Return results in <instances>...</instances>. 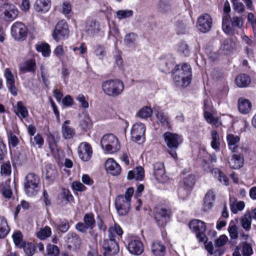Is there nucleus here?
Wrapping results in <instances>:
<instances>
[{
    "instance_id": "9b49d317",
    "label": "nucleus",
    "mask_w": 256,
    "mask_h": 256,
    "mask_svg": "<svg viewBox=\"0 0 256 256\" xmlns=\"http://www.w3.org/2000/svg\"><path fill=\"white\" fill-rule=\"evenodd\" d=\"M212 24V19L210 16L207 14H202L198 16L196 22V26L198 30L204 33L210 30Z\"/></svg>"
},
{
    "instance_id": "6e6552de",
    "label": "nucleus",
    "mask_w": 256,
    "mask_h": 256,
    "mask_svg": "<svg viewBox=\"0 0 256 256\" xmlns=\"http://www.w3.org/2000/svg\"><path fill=\"white\" fill-rule=\"evenodd\" d=\"M189 227L196 233L199 242H205L206 241V236L204 234L206 226L204 222L198 220H194L190 222Z\"/></svg>"
},
{
    "instance_id": "a19ab883",
    "label": "nucleus",
    "mask_w": 256,
    "mask_h": 256,
    "mask_svg": "<svg viewBox=\"0 0 256 256\" xmlns=\"http://www.w3.org/2000/svg\"><path fill=\"white\" fill-rule=\"evenodd\" d=\"M36 49L38 52L42 53L44 56H48L50 50V46L46 43H42L36 46Z\"/></svg>"
},
{
    "instance_id": "2eb2a0df",
    "label": "nucleus",
    "mask_w": 256,
    "mask_h": 256,
    "mask_svg": "<svg viewBox=\"0 0 256 256\" xmlns=\"http://www.w3.org/2000/svg\"><path fill=\"white\" fill-rule=\"evenodd\" d=\"M11 34L15 40H23L26 37L27 28L22 23L16 22L12 26Z\"/></svg>"
},
{
    "instance_id": "dca6fc26",
    "label": "nucleus",
    "mask_w": 256,
    "mask_h": 256,
    "mask_svg": "<svg viewBox=\"0 0 256 256\" xmlns=\"http://www.w3.org/2000/svg\"><path fill=\"white\" fill-rule=\"evenodd\" d=\"M128 249L131 254L140 255L144 251V246L139 238H130L128 242Z\"/></svg>"
},
{
    "instance_id": "f704fd0d",
    "label": "nucleus",
    "mask_w": 256,
    "mask_h": 256,
    "mask_svg": "<svg viewBox=\"0 0 256 256\" xmlns=\"http://www.w3.org/2000/svg\"><path fill=\"white\" fill-rule=\"evenodd\" d=\"M236 47L235 42L230 38L224 40L220 48L226 54H228Z\"/></svg>"
},
{
    "instance_id": "37998d69",
    "label": "nucleus",
    "mask_w": 256,
    "mask_h": 256,
    "mask_svg": "<svg viewBox=\"0 0 256 256\" xmlns=\"http://www.w3.org/2000/svg\"><path fill=\"white\" fill-rule=\"evenodd\" d=\"M152 113V110L150 107L145 106L140 108L137 114V116L142 118H146L150 117Z\"/></svg>"
},
{
    "instance_id": "bb28decb",
    "label": "nucleus",
    "mask_w": 256,
    "mask_h": 256,
    "mask_svg": "<svg viewBox=\"0 0 256 256\" xmlns=\"http://www.w3.org/2000/svg\"><path fill=\"white\" fill-rule=\"evenodd\" d=\"M14 112L20 118H24L28 115V110L22 102L19 101L16 106H14Z\"/></svg>"
},
{
    "instance_id": "0e129e2a",
    "label": "nucleus",
    "mask_w": 256,
    "mask_h": 256,
    "mask_svg": "<svg viewBox=\"0 0 256 256\" xmlns=\"http://www.w3.org/2000/svg\"><path fill=\"white\" fill-rule=\"evenodd\" d=\"M24 252L28 256H32L35 252L34 246L33 244L28 243L26 245L25 244Z\"/></svg>"
},
{
    "instance_id": "052dcab7",
    "label": "nucleus",
    "mask_w": 256,
    "mask_h": 256,
    "mask_svg": "<svg viewBox=\"0 0 256 256\" xmlns=\"http://www.w3.org/2000/svg\"><path fill=\"white\" fill-rule=\"evenodd\" d=\"M76 100L80 104V106L84 108H88L89 106L88 102L86 100L82 94H79L76 96Z\"/></svg>"
},
{
    "instance_id": "412c9836",
    "label": "nucleus",
    "mask_w": 256,
    "mask_h": 256,
    "mask_svg": "<svg viewBox=\"0 0 256 256\" xmlns=\"http://www.w3.org/2000/svg\"><path fill=\"white\" fill-rule=\"evenodd\" d=\"M36 68L34 60L30 59L24 61L19 65V70L23 73L26 72H34Z\"/></svg>"
},
{
    "instance_id": "0eeeda50",
    "label": "nucleus",
    "mask_w": 256,
    "mask_h": 256,
    "mask_svg": "<svg viewBox=\"0 0 256 256\" xmlns=\"http://www.w3.org/2000/svg\"><path fill=\"white\" fill-rule=\"evenodd\" d=\"M111 232V230H108V238L104 239L102 243L104 256L116 254L120 250L118 244L116 240L115 236H112Z\"/></svg>"
},
{
    "instance_id": "338daca9",
    "label": "nucleus",
    "mask_w": 256,
    "mask_h": 256,
    "mask_svg": "<svg viewBox=\"0 0 256 256\" xmlns=\"http://www.w3.org/2000/svg\"><path fill=\"white\" fill-rule=\"evenodd\" d=\"M91 125V121L89 116H86L80 122V126L82 128L86 130Z\"/></svg>"
},
{
    "instance_id": "bf43d9fd",
    "label": "nucleus",
    "mask_w": 256,
    "mask_h": 256,
    "mask_svg": "<svg viewBox=\"0 0 256 256\" xmlns=\"http://www.w3.org/2000/svg\"><path fill=\"white\" fill-rule=\"evenodd\" d=\"M0 172L2 174L9 176L11 174V166L10 162L4 164L1 166Z\"/></svg>"
},
{
    "instance_id": "ddd939ff",
    "label": "nucleus",
    "mask_w": 256,
    "mask_h": 256,
    "mask_svg": "<svg viewBox=\"0 0 256 256\" xmlns=\"http://www.w3.org/2000/svg\"><path fill=\"white\" fill-rule=\"evenodd\" d=\"M146 127L144 124L138 122L134 124L131 130L132 140L136 142H142L144 141Z\"/></svg>"
},
{
    "instance_id": "6e6d98bb",
    "label": "nucleus",
    "mask_w": 256,
    "mask_h": 256,
    "mask_svg": "<svg viewBox=\"0 0 256 256\" xmlns=\"http://www.w3.org/2000/svg\"><path fill=\"white\" fill-rule=\"evenodd\" d=\"M94 54L97 56L102 60L106 54L104 48L100 45H97L95 47Z\"/></svg>"
},
{
    "instance_id": "ea45409f",
    "label": "nucleus",
    "mask_w": 256,
    "mask_h": 256,
    "mask_svg": "<svg viewBox=\"0 0 256 256\" xmlns=\"http://www.w3.org/2000/svg\"><path fill=\"white\" fill-rule=\"evenodd\" d=\"M86 30L88 34H94L99 30V24L94 21H89L86 25Z\"/></svg>"
},
{
    "instance_id": "cd10ccee",
    "label": "nucleus",
    "mask_w": 256,
    "mask_h": 256,
    "mask_svg": "<svg viewBox=\"0 0 256 256\" xmlns=\"http://www.w3.org/2000/svg\"><path fill=\"white\" fill-rule=\"evenodd\" d=\"M215 198L214 192L212 190H209L207 192L204 198V208L205 210L212 208Z\"/></svg>"
},
{
    "instance_id": "b1692460",
    "label": "nucleus",
    "mask_w": 256,
    "mask_h": 256,
    "mask_svg": "<svg viewBox=\"0 0 256 256\" xmlns=\"http://www.w3.org/2000/svg\"><path fill=\"white\" fill-rule=\"evenodd\" d=\"M238 108L240 113L246 114L251 110L252 104L248 100L240 98L238 100Z\"/></svg>"
},
{
    "instance_id": "680f3d73",
    "label": "nucleus",
    "mask_w": 256,
    "mask_h": 256,
    "mask_svg": "<svg viewBox=\"0 0 256 256\" xmlns=\"http://www.w3.org/2000/svg\"><path fill=\"white\" fill-rule=\"evenodd\" d=\"M111 230L112 235L115 236V234L121 236L123 234V231L121 228L117 224H115L114 226H111L108 228V230Z\"/></svg>"
},
{
    "instance_id": "f3484780",
    "label": "nucleus",
    "mask_w": 256,
    "mask_h": 256,
    "mask_svg": "<svg viewBox=\"0 0 256 256\" xmlns=\"http://www.w3.org/2000/svg\"><path fill=\"white\" fill-rule=\"evenodd\" d=\"M164 138L169 148L177 149L182 142L180 136L176 134L166 132L164 134Z\"/></svg>"
},
{
    "instance_id": "5701e85b",
    "label": "nucleus",
    "mask_w": 256,
    "mask_h": 256,
    "mask_svg": "<svg viewBox=\"0 0 256 256\" xmlns=\"http://www.w3.org/2000/svg\"><path fill=\"white\" fill-rule=\"evenodd\" d=\"M70 123V120H66L62 126V137L65 139L72 138L75 135V130L74 128L68 125Z\"/></svg>"
},
{
    "instance_id": "7ed1b4c3",
    "label": "nucleus",
    "mask_w": 256,
    "mask_h": 256,
    "mask_svg": "<svg viewBox=\"0 0 256 256\" xmlns=\"http://www.w3.org/2000/svg\"><path fill=\"white\" fill-rule=\"evenodd\" d=\"M102 88L106 95L111 97H116L124 91V84L118 79H111L103 82Z\"/></svg>"
},
{
    "instance_id": "1a4fd4ad",
    "label": "nucleus",
    "mask_w": 256,
    "mask_h": 256,
    "mask_svg": "<svg viewBox=\"0 0 256 256\" xmlns=\"http://www.w3.org/2000/svg\"><path fill=\"white\" fill-rule=\"evenodd\" d=\"M170 210L166 208H156L154 212V219L160 227L165 226L170 221Z\"/></svg>"
},
{
    "instance_id": "5fc2aeb1",
    "label": "nucleus",
    "mask_w": 256,
    "mask_h": 256,
    "mask_svg": "<svg viewBox=\"0 0 256 256\" xmlns=\"http://www.w3.org/2000/svg\"><path fill=\"white\" fill-rule=\"evenodd\" d=\"M253 253L251 246L247 242H244L242 245V254L243 256H250Z\"/></svg>"
},
{
    "instance_id": "393cba45",
    "label": "nucleus",
    "mask_w": 256,
    "mask_h": 256,
    "mask_svg": "<svg viewBox=\"0 0 256 256\" xmlns=\"http://www.w3.org/2000/svg\"><path fill=\"white\" fill-rule=\"evenodd\" d=\"M144 171L142 166L136 167L133 171H130L128 174V180L135 179L136 180H142L144 178Z\"/></svg>"
},
{
    "instance_id": "20e7f679",
    "label": "nucleus",
    "mask_w": 256,
    "mask_h": 256,
    "mask_svg": "<svg viewBox=\"0 0 256 256\" xmlns=\"http://www.w3.org/2000/svg\"><path fill=\"white\" fill-rule=\"evenodd\" d=\"M40 178L34 173L28 174L24 180V191L30 196L36 195L40 190Z\"/></svg>"
},
{
    "instance_id": "49530a36",
    "label": "nucleus",
    "mask_w": 256,
    "mask_h": 256,
    "mask_svg": "<svg viewBox=\"0 0 256 256\" xmlns=\"http://www.w3.org/2000/svg\"><path fill=\"white\" fill-rule=\"evenodd\" d=\"M60 250L56 246L50 244L47 245L46 256H58Z\"/></svg>"
},
{
    "instance_id": "aec40b11",
    "label": "nucleus",
    "mask_w": 256,
    "mask_h": 256,
    "mask_svg": "<svg viewBox=\"0 0 256 256\" xmlns=\"http://www.w3.org/2000/svg\"><path fill=\"white\" fill-rule=\"evenodd\" d=\"M66 242L68 247L70 249H76L78 248L81 244V240L79 236L74 232H69L66 238Z\"/></svg>"
},
{
    "instance_id": "de8ad7c7",
    "label": "nucleus",
    "mask_w": 256,
    "mask_h": 256,
    "mask_svg": "<svg viewBox=\"0 0 256 256\" xmlns=\"http://www.w3.org/2000/svg\"><path fill=\"white\" fill-rule=\"evenodd\" d=\"M51 234L50 228L48 226H45L36 233V236L40 240H44L50 236Z\"/></svg>"
},
{
    "instance_id": "4d7b16f0",
    "label": "nucleus",
    "mask_w": 256,
    "mask_h": 256,
    "mask_svg": "<svg viewBox=\"0 0 256 256\" xmlns=\"http://www.w3.org/2000/svg\"><path fill=\"white\" fill-rule=\"evenodd\" d=\"M194 176L192 175H188L183 179V184L184 186L188 188L192 187L194 184Z\"/></svg>"
},
{
    "instance_id": "c9c22d12",
    "label": "nucleus",
    "mask_w": 256,
    "mask_h": 256,
    "mask_svg": "<svg viewBox=\"0 0 256 256\" xmlns=\"http://www.w3.org/2000/svg\"><path fill=\"white\" fill-rule=\"evenodd\" d=\"M241 224L242 228L246 230H249L251 228L252 218L250 212H246L241 219Z\"/></svg>"
},
{
    "instance_id": "4c0bfd02",
    "label": "nucleus",
    "mask_w": 256,
    "mask_h": 256,
    "mask_svg": "<svg viewBox=\"0 0 256 256\" xmlns=\"http://www.w3.org/2000/svg\"><path fill=\"white\" fill-rule=\"evenodd\" d=\"M12 238L16 246L18 248H24L25 246V242L22 238V235L20 231H17L14 233Z\"/></svg>"
},
{
    "instance_id": "423d86ee",
    "label": "nucleus",
    "mask_w": 256,
    "mask_h": 256,
    "mask_svg": "<svg viewBox=\"0 0 256 256\" xmlns=\"http://www.w3.org/2000/svg\"><path fill=\"white\" fill-rule=\"evenodd\" d=\"M100 144L104 150L110 154L117 152L120 148L118 138L112 134L104 135L101 138Z\"/></svg>"
},
{
    "instance_id": "09e8293b",
    "label": "nucleus",
    "mask_w": 256,
    "mask_h": 256,
    "mask_svg": "<svg viewBox=\"0 0 256 256\" xmlns=\"http://www.w3.org/2000/svg\"><path fill=\"white\" fill-rule=\"evenodd\" d=\"M136 38V34L134 32H130L125 36L124 42L126 45L130 46L135 44Z\"/></svg>"
},
{
    "instance_id": "603ef678",
    "label": "nucleus",
    "mask_w": 256,
    "mask_h": 256,
    "mask_svg": "<svg viewBox=\"0 0 256 256\" xmlns=\"http://www.w3.org/2000/svg\"><path fill=\"white\" fill-rule=\"evenodd\" d=\"M177 48L180 52L185 56H187L190 52L188 45L184 42H179Z\"/></svg>"
},
{
    "instance_id": "f257e3e1",
    "label": "nucleus",
    "mask_w": 256,
    "mask_h": 256,
    "mask_svg": "<svg viewBox=\"0 0 256 256\" xmlns=\"http://www.w3.org/2000/svg\"><path fill=\"white\" fill-rule=\"evenodd\" d=\"M192 78V69L186 63L177 65L173 74V80L176 86L179 88L188 86Z\"/></svg>"
},
{
    "instance_id": "6ab92c4d",
    "label": "nucleus",
    "mask_w": 256,
    "mask_h": 256,
    "mask_svg": "<svg viewBox=\"0 0 256 256\" xmlns=\"http://www.w3.org/2000/svg\"><path fill=\"white\" fill-rule=\"evenodd\" d=\"M105 168L106 171L113 176L118 175L121 172L120 166L112 158L108 159L106 162Z\"/></svg>"
},
{
    "instance_id": "79ce46f5",
    "label": "nucleus",
    "mask_w": 256,
    "mask_h": 256,
    "mask_svg": "<svg viewBox=\"0 0 256 256\" xmlns=\"http://www.w3.org/2000/svg\"><path fill=\"white\" fill-rule=\"evenodd\" d=\"M228 232L232 240L237 239L238 236V228L234 222H230L229 224Z\"/></svg>"
},
{
    "instance_id": "774afa93",
    "label": "nucleus",
    "mask_w": 256,
    "mask_h": 256,
    "mask_svg": "<svg viewBox=\"0 0 256 256\" xmlns=\"http://www.w3.org/2000/svg\"><path fill=\"white\" fill-rule=\"evenodd\" d=\"M62 102L68 107L72 106L74 104V100L70 95H66L62 100Z\"/></svg>"
},
{
    "instance_id": "f8f14e48",
    "label": "nucleus",
    "mask_w": 256,
    "mask_h": 256,
    "mask_svg": "<svg viewBox=\"0 0 256 256\" xmlns=\"http://www.w3.org/2000/svg\"><path fill=\"white\" fill-rule=\"evenodd\" d=\"M18 14V10L14 6L4 4L0 6V16L8 20L15 19Z\"/></svg>"
},
{
    "instance_id": "a211bd4d",
    "label": "nucleus",
    "mask_w": 256,
    "mask_h": 256,
    "mask_svg": "<svg viewBox=\"0 0 256 256\" xmlns=\"http://www.w3.org/2000/svg\"><path fill=\"white\" fill-rule=\"evenodd\" d=\"M154 176L156 180L160 183H164L167 180L164 164L162 162H156L154 164Z\"/></svg>"
},
{
    "instance_id": "4468645a",
    "label": "nucleus",
    "mask_w": 256,
    "mask_h": 256,
    "mask_svg": "<svg viewBox=\"0 0 256 256\" xmlns=\"http://www.w3.org/2000/svg\"><path fill=\"white\" fill-rule=\"evenodd\" d=\"M69 30L67 23L64 20H60L58 22L53 33V38L58 42L60 39L67 37Z\"/></svg>"
},
{
    "instance_id": "864d4df0",
    "label": "nucleus",
    "mask_w": 256,
    "mask_h": 256,
    "mask_svg": "<svg viewBox=\"0 0 256 256\" xmlns=\"http://www.w3.org/2000/svg\"><path fill=\"white\" fill-rule=\"evenodd\" d=\"M158 8L161 12H165L170 10V6L168 2L165 0H160Z\"/></svg>"
},
{
    "instance_id": "e433bc0d",
    "label": "nucleus",
    "mask_w": 256,
    "mask_h": 256,
    "mask_svg": "<svg viewBox=\"0 0 256 256\" xmlns=\"http://www.w3.org/2000/svg\"><path fill=\"white\" fill-rule=\"evenodd\" d=\"M9 228L6 220L2 217L0 218V238H4L8 234Z\"/></svg>"
},
{
    "instance_id": "a878e982",
    "label": "nucleus",
    "mask_w": 256,
    "mask_h": 256,
    "mask_svg": "<svg viewBox=\"0 0 256 256\" xmlns=\"http://www.w3.org/2000/svg\"><path fill=\"white\" fill-rule=\"evenodd\" d=\"M229 166L232 169H238L243 165L244 158L240 155L233 154L230 158H228Z\"/></svg>"
},
{
    "instance_id": "13d9d810",
    "label": "nucleus",
    "mask_w": 256,
    "mask_h": 256,
    "mask_svg": "<svg viewBox=\"0 0 256 256\" xmlns=\"http://www.w3.org/2000/svg\"><path fill=\"white\" fill-rule=\"evenodd\" d=\"M4 76L6 80L7 84H14V76L10 70L8 68L5 70Z\"/></svg>"
},
{
    "instance_id": "c756f323",
    "label": "nucleus",
    "mask_w": 256,
    "mask_h": 256,
    "mask_svg": "<svg viewBox=\"0 0 256 256\" xmlns=\"http://www.w3.org/2000/svg\"><path fill=\"white\" fill-rule=\"evenodd\" d=\"M226 140L229 148L232 152H236L240 142L239 136L230 134L227 135Z\"/></svg>"
},
{
    "instance_id": "58836bf2",
    "label": "nucleus",
    "mask_w": 256,
    "mask_h": 256,
    "mask_svg": "<svg viewBox=\"0 0 256 256\" xmlns=\"http://www.w3.org/2000/svg\"><path fill=\"white\" fill-rule=\"evenodd\" d=\"M211 146L214 150H218L220 148V136L218 132L215 130L211 132Z\"/></svg>"
},
{
    "instance_id": "39448f33",
    "label": "nucleus",
    "mask_w": 256,
    "mask_h": 256,
    "mask_svg": "<svg viewBox=\"0 0 256 256\" xmlns=\"http://www.w3.org/2000/svg\"><path fill=\"white\" fill-rule=\"evenodd\" d=\"M243 24V20L240 16H235L231 18L228 14L223 16L222 28L226 34H232L234 28H240Z\"/></svg>"
},
{
    "instance_id": "72a5a7b5",
    "label": "nucleus",
    "mask_w": 256,
    "mask_h": 256,
    "mask_svg": "<svg viewBox=\"0 0 256 256\" xmlns=\"http://www.w3.org/2000/svg\"><path fill=\"white\" fill-rule=\"evenodd\" d=\"M156 122L162 126L170 128V126L168 118L166 116L162 111L157 112L156 114Z\"/></svg>"
},
{
    "instance_id": "c03bdc74",
    "label": "nucleus",
    "mask_w": 256,
    "mask_h": 256,
    "mask_svg": "<svg viewBox=\"0 0 256 256\" xmlns=\"http://www.w3.org/2000/svg\"><path fill=\"white\" fill-rule=\"evenodd\" d=\"M84 221L86 224L90 228H94L95 226L96 220L92 214H86L84 217Z\"/></svg>"
},
{
    "instance_id": "2f4dec72",
    "label": "nucleus",
    "mask_w": 256,
    "mask_h": 256,
    "mask_svg": "<svg viewBox=\"0 0 256 256\" xmlns=\"http://www.w3.org/2000/svg\"><path fill=\"white\" fill-rule=\"evenodd\" d=\"M212 174L216 177L218 180L225 186L228 184V178L226 175L220 170L218 168H214L211 170Z\"/></svg>"
},
{
    "instance_id": "7c9ffc66",
    "label": "nucleus",
    "mask_w": 256,
    "mask_h": 256,
    "mask_svg": "<svg viewBox=\"0 0 256 256\" xmlns=\"http://www.w3.org/2000/svg\"><path fill=\"white\" fill-rule=\"evenodd\" d=\"M50 5V0H36L34 4V8L38 12H46L49 10Z\"/></svg>"
},
{
    "instance_id": "c85d7f7f",
    "label": "nucleus",
    "mask_w": 256,
    "mask_h": 256,
    "mask_svg": "<svg viewBox=\"0 0 256 256\" xmlns=\"http://www.w3.org/2000/svg\"><path fill=\"white\" fill-rule=\"evenodd\" d=\"M44 173L46 178L48 181L54 180L57 176V171L55 166L51 164L46 166Z\"/></svg>"
},
{
    "instance_id": "f03ea898",
    "label": "nucleus",
    "mask_w": 256,
    "mask_h": 256,
    "mask_svg": "<svg viewBox=\"0 0 256 256\" xmlns=\"http://www.w3.org/2000/svg\"><path fill=\"white\" fill-rule=\"evenodd\" d=\"M134 192V189L128 188L124 196H118L115 200V205L118 214L120 216L127 214L130 208V200Z\"/></svg>"
},
{
    "instance_id": "9d476101",
    "label": "nucleus",
    "mask_w": 256,
    "mask_h": 256,
    "mask_svg": "<svg viewBox=\"0 0 256 256\" xmlns=\"http://www.w3.org/2000/svg\"><path fill=\"white\" fill-rule=\"evenodd\" d=\"M79 158L83 162H88L92 158L93 150L90 144L87 142H81L78 148Z\"/></svg>"
},
{
    "instance_id": "8fccbe9b",
    "label": "nucleus",
    "mask_w": 256,
    "mask_h": 256,
    "mask_svg": "<svg viewBox=\"0 0 256 256\" xmlns=\"http://www.w3.org/2000/svg\"><path fill=\"white\" fill-rule=\"evenodd\" d=\"M173 65L172 62H168L166 58L162 59L159 62L160 68L162 72H166L172 68Z\"/></svg>"
},
{
    "instance_id": "3c124183",
    "label": "nucleus",
    "mask_w": 256,
    "mask_h": 256,
    "mask_svg": "<svg viewBox=\"0 0 256 256\" xmlns=\"http://www.w3.org/2000/svg\"><path fill=\"white\" fill-rule=\"evenodd\" d=\"M244 206V202L242 201L239 202L234 201L230 206L231 211L234 214L237 213L238 210H242Z\"/></svg>"
},
{
    "instance_id": "4be33fe9",
    "label": "nucleus",
    "mask_w": 256,
    "mask_h": 256,
    "mask_svg": "<svg viewBox=\"0 0 256 256\" xmlns=\"http://www.w3.org/2000/svg\"><path fill=\"white\" fill-rule=\"evenodd\" d=\"M151 250L154 256H164L166 248L160 242L155 241L151 244Z\"/></svg>"
},
{
    "instance_id": "a18cd8bd",
    "label": "nucleus",
    "mask_w": 256,
    "mask_h": 256,
    "mask_svg": "<svg viewBox=\"0 0 256 256\" xmlns=\"http://www.w3.org/2000/svg\"><path fill=\"white\" fill-rule=\"evenodd\" d=\"M134 12L130 10H118L116 12V18L118 20L128 18L133 15Z\"/></svg>"
},
{
    "instance_id": "473e14b6",
    "label": "nucleus",
    "mask_w": 256,
    "mask_h": 256,
    "mask_svg": "<svg viewBox=\"0 0 256 256\" xmlns=\"http://www.w3.org/2000/svg\"><path fill=\"white\" fill-rule=\"evenodd\" d=\"M250 76L246 74H240L235 79L236 84L240 88L246 87L250 84Z\"/></svg>"
},
{
    "instance_id": "69168bd1",
    "label": "nucleus",
    "mask_w": 256,
    "mask_h": 256,
    "mask_svg": "<svg viewBox=\"0 0 256 256\" xmlns=\"http://www.w3.org/2000/svg\"><path fill=\"white\" fill-rule=\"evenodd\" d=\"M72 188L76 191L83 192L86 190V187L79 182H74L72 183Z\"/></svg>"
},
{
    "instance_id": "e2e57ef3",
    "label": "nucleus",
    "mask_w": 256,
    "mask_h": 256,
    "mask_svg": "<svg viewBox=\"0 0 256 256\" xmlns=\"http://www.w3.org/2000/svg\"><path fill=\"white\" fill-rule=\"evenodd\" d=\"M228 240V237L224 235H221L215 242V245L217 247H221L224 246Z\"/></svg>"
}]
</instances>
